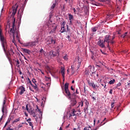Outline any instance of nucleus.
<instances>
[{"label":"nucleus","mask_w":130,"mask_h":130,"mask_svg":"<svg viewBox=\"0 0 130 130\" xmlns=\"http://www.w3.org/2000/svg\"><path fill=\"white\" fill-rule=\"evenodd\" d=\"M20 64V61H19V60H17V61H16V66L17 67H20V65H19Z\"/></svg>","instance_id":"72a5a7b5"},{"label":"nucleus","mask_w":130,"mask_h":130,"mask_svg":"<svg viewBox=\"0 0 130 130\" xmlns=\"http://www.w3.org/2000/svg\"><path fill=\"white\" fill-rule=\"evenodd\" d=\"M78 112H79V114L76 113L77 111H76L74 109H72V112H71V113H69V118L72 116L81 115L80 111L78 110Z\"/></svg>","instance_id":"39448f33"},{"label":"nucleus","mask_w":130,"mask_h":130,"mask_svg":"<svg viewBox=\"0 0 130 130\" xmlns=\"http://www.w3.org/2000/svg\"><path fill=\"white\" fill-rule=\"evenodd\" d=\"M15 23V19L13 21V26L12 28H11L10 30V35H13V43H14L15 42V40H14V38L15 37L18 38V30L16 29V28H14V23Z\"/></svg>","instance_id":"7ed1b4c3"},{"label":"nucleus","mask_w":130,"mask_h":130,"mask_svg":"<svg viewBox=\"0 0 130 130\" xmlns=\"http://www.w3.org/2000/svg\"><path fill=\"white\" fill-rule=\"evenodd\" d=\"M28 81L29 82V84L32 85V84H31V81H30V78H28Z\"/></svg>","instance_id":"37998d69"},{"label":"nucleus","mask_w":130,"mask_h":130,"mask_svg":"<svg viewBox=\"0 0 130 130\" xmlns=\"http://www.w3.org/2000/svg\"><path fill=\"white\" fill-rule=\"evenodd\" d=\"M76 93L79 94V92L77 91V89L76 90Z\"/></svg>","instance_id":"680f3d73"},{"label":"nucleus","mask_w":130,"mask_h":130,"mask_svg":"<svg viewBox=\"0 0 130 130\" xmlns=\"http://www.w3.org/2000/svg\"><path fill=\"white\" fill-rule=\"evenodd\" d=\"M30 121H31V119H30V118H29L27 120V122H30Z\"/></svg>","instance_id":"5fc2aeb1"},{"label":"nucleus","mask_w":130,"mask_h":130,"mask_svg":"<svg viewBox=\"0 0 130 130\" xmlns=\"http://www.w3.org/2000/svg\"><path fill=\"white\" fill-rule=\"evenodd\" d=\"M45 78L50 80V77H45Z\"/></svg>","instance_id":"bf43d9fd"},{"label":"nucleus","mask_w":130,"mask_h":130,"mask_svg":"<svg viewBox=\"0 0 130 130\" xmlns=\"http://www.w3.org/2000/svg\"><path fill=\"white\" fill-rule=\"evenodd\" d=\"M10 52L14 53V52L13 51V49H10Z\"/></svg>","instance_id":"4d7b16f0"},{"label":"nucleus","mask_w":130,"mask_h":130,"mask_svg":"<svg viewBox=\"0 0 130 130\" xmlns=\"http://www.w3.org/2000/svg\"><path fill=\"white\" fill-rule=\"evenodd\" d=\"M114 103H112V104H111V107H112V108H113V107L114 106Z\"/></svg>","instance_id":"09e8293b"},{"label":"nucleus","mask_w":130,"mask_h":130,"mask_svg":"<svg viewBox=\"0 0 130 130\" xmlns=\"http://www.w3.org/2000/svg\"><path fill=\"white\" fill-rule=\"evenodd\" d=\"M31 81H32V83H34V84H35L37 82H36V80H35V79L34 78L32 79V80H31Z\"/></svg>","instance_id":"a19ab883"},{"label":"nucleus","mask_w":130,"mask_h":130,"mask_svg":"<svg viewBox=\"0 0 130 130\" xmlns=\"http://www.w3.org/2000/svg\"><path fill=\"white\" fill-rule=\"evenodd\" d=\"M120 85H121V84L120 82H119V83L117 84V85H116V88L120 89V88H118V87H120Z\"/></svg>","instance_id":"c85d7f7f"},{"label":"nucleus","mask_w":130,"mask_h":130,"mask_svg":"<svg viewBox=\"0 0 130 130\" xmlns=\"http://www.w3.org/2000/svg\"><path fill=\"white\" fill-rule=\"evenodd\" d=\"M73 11H74V12L75 13V12H76V9L74 8V9H73Z\"/></svg>","instance_id":"338daca9"},{"label":"nucleus","mask_w":130,"mask_h":130,"mask_svg":"<svg viewBox=\"0 0 130 130\" xmlns=\"http://www.w3.org/2000/svg\"><path fill=\"white\" fill-rule=\"evenodd\" d=\"M88 84H89V85L91 86L92 88H93V89L95 88V84L94 83H90L88 82Z\"/></svg>","instance_id":"6ab92c4d"},{"label":"nucleus","mask_w":130,"mask_h":130,"mask_svg":"<svg viewBox=\"0 0 130 130\" xmlns=\"http://www.w3.org/2000/svg\"><path fill=\"white\" fill-rule=\"evenodd\" d=\"M5 104H6V101L4 100L3 103V108H2L3 115H4L5 114Z\"/></svg>","instance_id":"dca6fc26"},{"label":"nucleus","mask_w":130,"mask_h":130,"mask_svg":"<svg viewBox=\"0 0 130 130\" xmlns=\"http://www.w3.org/2000/svg\"><path fill=\"white\" fill-rule=\"evenodd\" d=\"M29 123V126H31V129H34V125L31 122H28Z\"/></svg>","instance_id":"cd10ccee"},{"label":"nucleus","mask_w":130,"mask_h":130,"mask_svg":"<svg viewBox=\"0 0 130 130\" xmlns=\"http://www.w3.org/2000/svg\"><path fill=\"white\" fill-rule=\"evenodd\" d=\"M40 53H43L44 55H45V51L43 50V49H41V50H40Z\"/></svg>","instance_id":"c756f323"},{"label":"nucleus","mask_w":130,"mask_h":130,"mask_svg":"<svg viewBox=\"0 0 130 130\" xmlns=\"http://www.w3.org/2000/svg\"><path fill=\"white\" fill-rule=\"evenodd\" d=\"M18 6L13 7V16H14L17 11Z\"/></svg>","instance_id":"4468645a"},{"label":"nucleus","mask_w":130,"mask_h":130,"mask_svg":"<svg viewBox=\"0 0 130 130\" xmlns=\"http://www.w3.org/2000/svg\"><path fill=\"white\" fill-rule=\"evenodd\" d=\"M69 20H71L73 19H74L73 15H72L70 14H69Z\"/></svg>","instance_id":"412c9836"},{"label":"nucleus","mask_w":130,"mask_h":130,"mask_svg":"<svg viewBox=\"0 0 130 130\" xmlns=\"http://www.w3.org/2000/svg\"><path fill=\"white\" fill-rule=\"evenodd\" d=\"M109 93L110 94H113V89H110V91H109Z\"/></svg>","instance_id":"58836bf2"},{"label":"nucleus","mask_w":130,"mask_h":130,"mask_svg":"<svg viewBox=\"0 0 130 130\" xmlns=\"http://www.w3.org/2000/svg\"><path fill=\"white\" fill-rule=\"evenodd\" d=\"M127 85L128 86V87H130V82H127Z\"/></svg>","instance_id":"052dcab7"},{"label":"nucleus","mask_w":130,"mask_h":130,"mask_svg":"<svg viewBox=\"0 0 130 130\" xmlns=\"http://www.w3.org/2000/svg\"><path fill=\"white\" fill-rule=\"evenodd\" d=\"M30 85H31V86H32V87H34V89H37L38 87L36 84H35V85H34L33 84H30Z\"/></svg>","instance_id":"2f4dec72"},{"label":"nucleus","mask_w":130,"mask_h":130,"mask_svg":"<svg viewBox=\"0 0 130 130\" xmlns=\"http://www.w3.org/2000/svg\"><path fill=\"white\" fill-rule=\"evenodd\" d=\"M49 55L53 57L55 56V55L53 54V51H50V52H49Z\"/></svg>","instance_id":"7c9ffc66"},{"label":"nucleus","mask_w":130,"mask_h":130,"mask_svg":"<svg viewBox=\"0 0 130 130\" xmlns=\"http://www.w3.org/2000/svg\"><path fill=\"white\" fill-rule=\"evenodd\" d=\"M19 121H20V118H18L17 119H16L13 120V124H14V123H16V122H19Z\"/></svg>","instance_id":"b1692460"},{"label":"nucleus","mask_w":130,"mask_h":130,"mask_svg":"<svg viewBox=\"0 0 130 130\" xmlns=\"http://www.w3.org/2000/svg\"><path fill=\"white\" fill-rule=\"evenodd\" d=\"M105 124V123H103V122H101L100 125H101V126L104 125Z\"/></svg>","instance_id":"864d4df0"},{"label":"nucleus","mask_w":130,"mask_h":130,"mask_svg":"<svg viewBox=\"0 0 130 130\" xmlns=\"http://www.w3.org/2000/svg\"><path fill=\"white\" fill-rule=\"evenodd\" d=\"M80 62H78V66L77 67V69H79V68L80 67Z\"/></svg>","instance_id":"a18cd8bd"},{"label":"nucleus","mask_w":130,"mask_h":130,"mask_svg":"<svg viewBox=\"0 0 130 130\" xmlns=\"http://www.w3.org/2000/svg\"><path fill=\"white\" fill-rule=\"evenodd\" d=\"M55 6H56V4H53L52 6H51V9L55 8Z\"/></svg>","instance_id":"ea45409f"},{"label":"nucleus","mask_w":130,"mask_h":130,"mask_svg":"<svg viewBox=\"0 0 130 130\" xmlns=\"http://www.w3.org/2000/svg\"><path fill=\"white\" fill-rule=\"evenodd\" d=\"M98 1L101 2H105V1H106V0H98Z\"/></svg>","instance_id":"8fccbe9b"},{"label":"nucleus","mask_w":130,"mask_h":130,"mask_svg":"<svg viewBox=\"0 0 130 130\" xmlns=\"http://www.w3.org/2000/svg\"><path fill=\"white\" fill-rule=\"evenodd\" d=\"M77 104V101L76 100H73L71 101V106L73 107L75 106Z\"/></svg>","instance_id":"2eb2a0df"},{"label":"nucleus","mask_w":130,"mask_h":130,"mask_svg":"<svg viewBox=\"0 0 130 130\" xmlns=\"http://www.w3.org/2000/svg\"><path fill=\"white\" fill-rule=\"evenodd\" d=\"M11 121L10 119H8V120H7V121L6 122V123H5V125L4 127H6V125H7V124H8L9 123H10V121Z\"/></svg>","instance_id":"473e14b6"},{"label":"nucleus","mask_w":130,"mask_h":130,"mask_svg":"<svg viewBox=\"0 0 130 130\" xmlns=\"http://www.w3.org/2000/svg\"><path fill=\"white\" fill-rule=\"evenodd\" d=\"M114 39H115V36L113 35L112 37H111L110 35H108L105 36V39L103 41L106 42L107 43V47L109 48L110 44L113 45L114 43V41H113Z\"/></svg>","instance_id":"f03ea898"},{"label":"nucleus","mask_w":130,"mask_h":130,"mask_svg":"<svg viewBox=\"0 0 130 130\" xmlns=\"http://www.w3.org/2000/svg\"><path fill=\"white\" fill-rule=\"evenodd\" d=\"M6 130H14V129L8 127L6 129Z\"/></svg>","instance_id":"de8ad7c7"},{"label":"nucleus","mask_w":130,"mask_h":130,"mask_svg":"<svg viewBox=\"0 0 130 130\" xmlns=\"http://www.w3.org/2000/svg\"><path fill=\"white\" fill-rule=\"evenodd\" d=\"M24 46L25 47H27V46H30V43H28L27 44H24Z\"/></svg>","instance_id":"c9c22d12"},{"label":"nucleus","mask_w":130,"mask_h":130,"mask_svg":"<svg viewBox=\"0 0 130 130\" xmlns=\"http://www.w3.org/2000/svg\"><path fill=\"white\" fill-rule=\"evenodd\" d=\"M2 120H3V116L2 117H1V118H0V122L2 121Z\"/></svg>","instance_id":"0e129e2a"},{"label":"nucleus","mask_w":130,"mask_h":130,"mask_svg":"<svg viewBox=\"0 0 130 130\" xmlns=\"http://www.w3.org/2000/svg\"><path fill=\"white\" fill-rule=\"evenodd\" d=\"M56 31V28H54L52 30H50V31H49V34H52Z\"/></svg>","instance_id":"a878e982"},{"label":"nucleus","mask_w":130,"mask_h":130,"mask_svg":"<svg viewBox=\"0 0 130 130\" xmlns=\"http://www.w3.org/2000/svg\"><path fill=\"white\" fill-rule=\"evenodd\" d=\"M38 44V41H35L31 43H29V45H30V47H36V45Z\"/></svg>","instance_id":"f8f14e48"},{"label":"nucleus","mask_w":130,"mask_h":130,"mask_svg":"<svg viewBox=\"0 0 130 130\" xmlns=\"http://www.w3.org/2000/svg\"><path fill=\"white\" fill-rule=\"evenodd\" d=\"M46 69H47V70L49 71V73H50L51 76H53V74H56V71H55V69L53 68L47 67Z\"/></svg>","instance_id":"0eeeda50"},{"label":"nucleus","mask_w":130,"mask_h":130,"mask_svg":"<svg viewBox=\"0 0 130 130\" xmlns=\"http://www.w3.org/2000/svg\"><path fill=\"white\" fill-rule=\"evenodd\" d=\"M36 108H37V109L38 110V111H41V110H40V109H39L38 106H36Z\"/></svg>","instance_id":"49530a36"},{"label":"nucleus","mask_w":130,"mask_h":130,"mask_svg":"<svg viewBox=\"0 0 130 130\" xmlns=\"http://www.w3.org/2000/svg\"><path fill=\"white\" fill-rule=\"evenodd\" d=\"M1 27V26H0ZM0 41L2 42V47L3 49H4V52H5V54L6 55V57H7V58H8V60H9V62H11V59L8 56V54L7 53H6V48H7V45L6 44V39H5V37H4V36H3L2 34V29L0 28Z\"/></svg>","instance_id":"f257e3e1"},{"label":"nucleus","mask_w":130,"mask_h":130,"mask_svg":"<svg viewBox=\"0 0 130 130\" xmlns=\"http://www.w3.org/2000/svg\"><path fill=\"white\" fill-rule=\"evenodd\" d=\"M115 82V80L114 79H112V80L110 81L109 82V84L110 85H113V84H114V82Z\"/></svg>","instance_id":"aec40b11"},{"label":"nucleus","mask_w":130,"mask_h":130,"mask_svg":"<svg viewBox=\"0 0 130 130\" xmlns=\"http://www.w3.org/2000/svg\"><path fill=\"white\" fill-rule=\"evenodd\" d=\"M56 43V40L55 39H53V38H50L48 40V41H47V44L48 45H54Z\"/></svg>","instance_id":"1a4fd4ad"},{"label":"nucleus","mask_w":130,"mask_h":130,"mask_svg":"<svg viewBox=\"0 0 130 130\" xmlns=\"http://www.w3.org/2000/svg\"><path fill=\"white\" fill-rule=\"evenodd\" d=\"M91 4L92 5L96 6H97V3L94 1V0H89Z\"/></svg>","instance_id":"a211bd4d"},{"label":"nucleus","mask_w":130,"mask_h":130,"mask_svg":"<svg viewBox=\"0 0 130 130\" xmlns=\"http://www.w3.org/2000/svg\"><path fill=\"white\" fill-rule=\"evenodd\" d=\"M70 85V84L68 83H65V85L64 86V89L65 90V96L67 97H69V98H70V95H71V94L70 93V90L69 89V85Z\"/></svg>","instance_id":"20e7f679"},{"label":"nucleus","mask_w":130,"mask_h":130,"mask_svg":"<svg viewBox=\"0 0 130 130\" xmlns=\"http://www.w3.org/2000/svg\"><path fill=\"white\" fill-rule=\"evenodd\" d=\"M30 115L32 116V117H36L37 115V114H36V113H35V112H34V111L31 110L30 111Z\"/></svg>","instance_id":"f3484780"},{"label":"nucleus","mask_w":130,"mask_h":130,"mask_svg":"<svg viewBox=\"0 0 130 130\" xmlns=\"http://www.w3.org/2000/svg\"><path fill=\"white\" fill-rule=\"evenodd\" d=\"M26 110L29 111V108H28V106L26 105Z\"/></svg>","instance_id":"3c124183"},{"label":"nucleus","mask_w":130,"mask_h":130,"mask_svg":"<svg viewBox=\"0 0 130 130\" xmlns=\"http://www.w3.org/2000/svg\"><path fill=\"white\" fill-rule=\"evenodd\" d=\"M17 91H19V94H20V95H22L24 92H25V88L22 86H20L18 88Z\"/></svg>","instance_id":"6e6552de"},{"label":"nucleus","mask_w":130,"mask_h":130,"mask_svg":"<svg viewBox=\"0 0 130 130\" xmlns=\"http://www.w3.org/2000/svg\"><path fill=\"white\" fill-rule=\"evenodd\" d=\"M84 103L85 104V107H88V105H89V103L87 101L85 100L84 101Z\"/></svg>","instance_id":"bb28decb"},{"label":"nucleus","mask_w":130,"mask_h":130,"mask_svg":"<svg viewBox=\"0 0 130 130\" xmlns=\"http://www.w3.org/2000/svg\"><path fill=\"white\" fill-rule=\"evenodd\" d=\"M90 96L92 97V100H93V101H95V100H96V99H95V96H93V95H91Z\"/></svg>","instance_id":"4c0bfd02"},{"label":"nucleus","mask_w":130,"mask_h":130,"mask_svg":"<svg viewBox=\"0 0 130 130\" xmlns=\"http://www.w3.org/2000/svg\"><path fill=\"white\" fill-rule=\"evenodd\" d=\"M84 130H89V129H87V127H84Z\"/></svg>","instance_id":"e2e57ef3"},{"label":"nucleus","mask_w":130,"mask_h":130,"mask_svg":"<svg viewBox=\"0 0 130 130\" xmlns=\"http://www.w3.org/2000/svg\"><path fill=\"white\" fill-rule=\"evenodd\" d=\"M21 51L23 52V53H27L28 54H30V51L28 49L25 48H21Z\"/></svg>","instance_id":"ddd939ff"},{"label":"nucleus","mask_w":130,"mask_h":130,"mask_svg":"<svg viewBox=\"0 0 130 130\" xmlns=\"http://www.w3.org/2000/svg\"><path fill=\"white\" fill-rule=\"evenodd\" d=\"M102 86H103V87L105 88V87H106V83L105 82H103V83H102Z\"/></svg>","instance_id":"e433bc0d"},{"label":"nucleus","mask_w":130,"mask_h":130,"mask_svg":"<svg viewBox=\"0 0 130 130\" xmlns=\"http://www.w3.org/2000/svg\"><path fill=\"white\" fill-rule=\"evenodd\" d=\"M22 127V124H19V125H18V128H20Z\"/></svg>","instance_id":"79ce46f5"},{"label":"nucleus","mask_w":130,"mask_h":130,"mask_svg":"<svg viewBox=\"0 0 130 130\" xmlns=\"http://www.w3.org/2000/svg\"><path fill=\"white\" fill-rule=\"evenodd\" d=\"M100 51H101V53H102V54H105V53H104V52H103V51L102 50V49H100Z\"/></svg>","instance_id":"6e6d98bb"},{"label":"nucleus","mask_w":130,"mask_h":130,"mask_svg":"<svg viewBox=\"0 0 130 130\" xmlns=\"http://www.w3.org/2000/svg\"><path fill=\"white\" fill-rule=\"evenodd\" d=\"M127 34H128L127 32H125L124 34V35H122L120 36V37H121L123 39H125L126 38V37L127 36Z\"/></svg>","instance_id":"4be33fe9"},{"label":"nucleus","mask_w":130,"mask_h":130,"mask_svg":"<svg viewBox=\"0 0 130 130\" xmlns=\"http://www.w3.org/2000/svg\"><path fill=\"white\" fill-rule=\"evenodd\" d=\"M58 130H62L61 127H60V128H59V129H58Z\"/></svg>","instance_id":"774afa93"},{"label":"nucleus","mask_w":130,"mask_h":130,"mask_svg":"<svg viewBox=\"0 0 130 130\" xmlns=\"http://www.w3.org/2000/svg\"><path fill=\"white\" fill-rule=\"evenodd\" d=\"M63 58H64V59H65V60H68V57H67V55L64 56Z\"/></svg>","instance_id":"c03bdc74"},{"label":"nucleus","mask_w":130,"mask_h":130,"mask_svg":"<svg viewBox=\"0 0 130 130\" xmlns=\"http://www.w3.org/2000/svg\"><path fill=\"white\" fill-rule=\"evenodd\" d=\"M71 90L74 91V92H75V89H74L73 86H71Z\"/></svg>","instance_id":"603ef678"},{"label":"nucleus","mask_w":130,"mask_h":130,"mask_svg":"<svg viewBox=\"0 0 130 130\" xmlns=\"http://www.w3.org/2000/svg\"><path fill=\"white\" fill-rule=\"evenodd\" d=\"M95 124V119H93V125Z\"/></svg>","instance_id":"13d9d810"},{"label":"nucleus","mask_w":130,"mask_h":130,"mask_svg":"<svg viewBox=\"0 0 130 130\" xmlns=\"http://www.w3.org/2000/svg\"><path fill=\"white\" fill-rule=\"evenodd\" d=\"M65 25H66V22L63 21L62 22V24L61 25V33L66 32Z\"/></svg>","instance_id":"9b49d317"},{"label":"nucleus","mask_w":130,"mask_h":130,"mask_svg":"<svg viewBox=\"0 0 130 130\" xmlns=\"http://www.w3.org/2000/svg\"><path fill=\"white\" fill-rule=\"evenodd\" d=\"M61 74L63 78V81H65V68L63 67H61Z\"/></svg>","instance_id":"9d476101"},{"label":"nucleus","mask_w":130,"mask_h":130,"mask_svg":"<svg viewBox=\"0 0 130 130\" xmlns=\"http://www.w3.org/2000/svg\"><path fill=\"white\" fill-rule=\"evenodd\" d=\"M92 32H96V27H92Z\"/></svg>","instance_id":"f704fd0d"},{"label":"nucleus","mask_w":130,"mask_h":130,"mask_svg":"<svg viewBox=\"0 0 130 130\" xmlns=\"http://www.w3.org/2000/svg\"><path fill=\"white\" fill-rule=\"evenodd\" d=\"M105 43H106V42L103 41V40H99V41L97 42V45H98V46H99V47H100L102 48H105Z\"/></svg>","instance_id":"423d86ee"},{"label":"nucleus","mask_w":130,"mask_h":130,"mask_svg":"<svg viewBox=\"0 0 130 130\" xmlns=\"http://www.w3.org/2000/svg\"><path fill=\"white\" fill-rule=\"evenodd\" d=\"M88 110V107H85L84 108V113L87 114V112L86 111Z\"/></svg>","instance_id":"5701e85b"},{"label":"nucleus","mask_w":130,"mask_h":130,"mask_svg":"<svg viewBox=\"0 0 130 130\" xmlns=\"http://www.w3.org/2000/svg\"><path fill=\"white\" fill-rule=\"evenodd\" d=\"M79 106H80L81 107H83V102L78 103V106H77V108H79Z\"/></svg>","instance_id":"393cba45"},{"label":"nucleus","mask_w":130,"mask_h":130,"mask_svg":"<svg viewBox=\"0 0 130 130\" xmlns=\"http://www.w3.org/2000/svg\"><path fill=\"white\" fill-rule=\"evenodd\" d=\"M67 39H70V36H68V37H67Z\"/></svg>","instance_id":"69168bd1"}]
</instances>
